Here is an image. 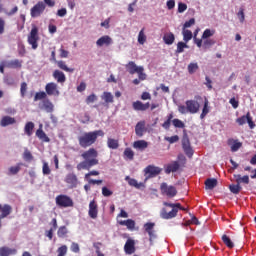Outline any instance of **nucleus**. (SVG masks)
<instances>
[{
  "instance_id": "nucleus-58",
  "label": "nucleus",
  "mask_w": 256,
  "mask_h": 256,
  "mask_svg": "<svg viewBox=\"0 0 256 256\" xmlns=\"http://www.w3.org/2000/svg\"><path fill=\"white\" fill-rule=\"evenodd\" d=\"M20 95H21V97H25V95H27V83L26 82L21 83Z\"/></svg>"
},
{
  "instance_id": "nucleus-40",
  "label": "nucleus",
  "mask_w": 256,
  "mask_h": 256,
  "mask_svg": "<svg viewBox=\"0 0 256 256\" xmlns=\"http://www.w3.org/2000/svg\"><path fill=\"white\" fill-rule=\"evenodd\" d=\"M68 233H69V230L66 228V226H60L58 228L57 235L60 239H65Z\"/></svg>"
},
{
  "instance_id": "nucleus-30",
  "label": "nucleus",
  "mask_w": 256,
  "mask_h": 256,
  "mask_svg": "<svg viewBox=\"0 0 256 256\" xmlns=\"http://www.w3.org/2000/svg\"><path fill=\"white\" fill-rule=\"evenodd\" d=\"M119 225H123L127 227L130 231H133L135 229V220L128 219V220H121L119 221Z\"/></svg>"
},
{
  "instance_id": "nucleus-46",
  "label": "nucleus",
  "mask_w": 256,
  "mask_h": 256,
  "mask_svg": "<svg viewBox=\"0 0 256 256\" xmlns=\"http://www.w3.org/2000/svg\"><path fill=\"white\" fill-rule=\"evenodd\" d=\"M172 125H174V127L178 128V129L185 128V123H183V121H181L180 119H177V118L172 120Z\"/></svg>"
},
{
  "instance_id": "nucleus-16",
  "label": "nucleus",
  "mask_w": 256,
  "mask_h": 256,
  "mask_svg": "<svg viewBox=\"0 0 256 256\" xmlns=\"http://www.w3.org/2000/svg\"><path fill=\"white\" fill-rule=\"evenodd\" d=\"M88 215L91 219H97V215H99V209L95 200L89 203Z\"/></svg>"
},
{
  "instance_id": "nucleus-54",
  "label": "nucleus",
  "mask_w": 256,
  "mask_h": 256,
  "mask_svg": "<svg viewBox=\"0 0 256 256\" xmlns=\"http://www.w3.org/2000/svg\"><path fill=\"white\" fill-rule=\"evenodd\" d=\"M237 17H238L240 23H244L245 22V9L240 8L237 13Z\"/></svg>"
},
{
  "instance_id": "nucleus-43",
  "label": "nucleus",
  "mask_w": 256,
  "mask_h": 256,
  "mask_svg": "<svg viewBox=\"0 0 256 256\" xmlns=\"http://www.w3.org/2000/svg\"><path fill=\"white\" fill-rule=\"evenodd\" d=\"M185 49H189V46L187 45V42H178L177 43V49H176L175 53L177 55H179V53H183V51H185Z\"/></svg>"
},
{
  "instance_id": "nucleus-63",
  "label": "nucleus",
  "mask_w": 256,
  "mask_h": 256,
  "mask_svg": "<svg viewBox=\"0 0 256 256\" xmlns=\"http://www.w3.org/2000/svg\"><path fill=\"white\" fill-rule=\"evenodd\" d=\"M195 24V18H191L190 20L186 21L183 25V29H189L192 25Z\"/></svg>"
},
{
  "instance_id": "nucleus-1",
  "label": "nucleus",
  "mask_w": 256,
  "mask_h": 256,
  "mask_svg": "<svg viewBox=\"0 0 256 256\" xmlns=\"http://www.w3.org/2000/svg\"><path fill=\"white\" fill-rule=\"evenodd\" d=\"M81 157L84 159V161L77 164L76 169L77 171H89L91 167H95V165H99V160L97 157H99V152L95 150V148H90L87 151H84L81 154Z\"/></svg>"
},
{
  "instance_id": "nucleus-35",
  "label": "nucleus",
  "mask_w": 256,
  "mask_h": 256,
  "mask_svg": "<svg viewBox=\"0 0 256 256\" xmlns=\"http://www.w3.org/2000/svg\"><path fill=\"white\" fill-rule=\"evenodd\" d=\"M123 155L124 159H129V161L135 159V152L131 148H125Z\"/></svg>"
},
{
  "instance_id": "nucleus-55",
  "label": "nucleus",
  "mask_w": 256,
  "mask_h": 256,
  "mask_svg": "<svg viewBox=\"0 0 256 256\" xmlns=\"http://www.w3.org/2000/svg\"><path fill=\"white\" fill-rule=\"evenodd\" d=\"M19 171H21V166H12L9 168V173L8 175H17V173H19Z\"/></svg>"
},
{
  "instance_id": "nucleus-36",
  "label": "nucleus",
  "mask_w": 256,
  "mask_h": 256,
  "mask_svg": "<svg viewBox=\"0 0 256 256\" xmlns=\"http://www.w3.org/2000/svg\"><path fill=\"white\" fill-rule=\"evenodd\" d=\"M33 129H35V124L33 122H27L24 127V131L28 137L33 135Z\"/></svg>"
},
{
  "instance_id": "nucleus-50",
  "label": "nucleus",
  "mask_w": 256,
  "mask_h": 256,
  "mask_svg": "<svg viewBox=\"0 0 256 256\" xmlns=\"http://www.w3.org/2000/svg\"><path fill=\"white\" fill-rule=\"evenodd\" d=\"M47 99V93L45 92H37L34 96V101H41Z\"/></svg>"
},
{
  "instance_id": "nucleus-57",
  "label": "nucleus",
  "mask_w": 256,
  "mask_h": 256,
  "mask_svg": "<svg viewBox=\"0 0 256 256\" xmlns=\"http://www.w3.org/2000/svg\"><path fill=\"white\" fill-rule=\"evenodd\" d=\"M23 159L25 161H33V154H31V151L26 149L23 153Z\"/></svg>"
},
{
  "instance_id": "nucleus-37",
  "label": "nucleus",
  "mask_w": 256,
  "mask_h": 256,
  "mask_svg": "<svg viewBox=\"0 0 256 256\" xmlns=\"http://www.w3.org/2000/svg\"><path fill=\"white\" fill-rule=\"evenodd\" d=\"M182 35L183 41H185L186 43H189V41L193 39V32H191V30L183 29Z\"/></svg>"
},
{
  "instance_id": "nucleus-29",
  "label": "nucleus",
  "mask_w": 256,
  "mask_h": 256,
  "mask_svg": "<svg viewBox=\"0 0 256 256\" xmlns=\"http://www.w3.org/2000/svg\"><path fill=\"white\" fill-rule=\"evenodd\" d=\"M228 145H231L232 153L237 152L238 149H241V147H243V143L233 139L228 140Z\"/></svg>"
},
{
  "instance_id": "nucleus-47",
  "label": "nucleus",
  "mask_w": 256,
  "mask_h": 256,
  "mask_svg": "<svg viewBox=\"0 0 256 256\" xmlns=\"http://www.w3.org/2000/svg\"><path fill=\"white\" fill-rule=\"evenodd\" d=\"M145 41H147V36H145V32L141 30L138 34V43L140 45H145Z\"/></svg>"
},
{
  "instance_id": "nucleus-44",
  "label": "nucleus",
  "mask_w": 256,
  "mask_h": 256,
  "mask_svg": "<svg viewBox=\"0 0 256 256\" xmlns=\"http://www.w3.org/2000/svg\"><path fill=\"white\" fill-rule=\"evenodd\" d=\"M229 189L231 193H233L234 195H239V193H241V189L243 188L240 186V184L236 183V184L230 185Z\"/></svg>"
},
{
  "instance_id": "nucleus-23",
  "label": "nucleus",
  "mask_w": 256,
  "mask_h": 256,
  "mask_svg": "<svg viewBox=\"0 0 256 256\" xmlns=\"http://www.w3.org/2000/svg\"><path fill=\"white\" fill-rule=\"evenodd\" d=\"M15 123H17V120L11 116H4L0 121L1 127H8V125H15Z\"/></svg>"
},
{
  "instance_id": "nucleus-8",
  "label": "nucleus",
  "mask_w": 256,
  "mask_h": 256,
  "mask_svg": "<svg viewBox=\"0 0 256 256\" xmlns=\"http://www.w3.org/2000/svg\"><path fill=\"white\" fill-rule=\"evenodd\" d=\"M160 192L161 195H165L166 197L173 199V197L177 195V188H175V186H169L166 182H163L160 185Z\"/></svg>"
},
{
  "instance_id": "nucleus-39",
  "label": "nucleus",
  "mask_w": 256,
  "mask_h": 256,
  "mask_svg": "<svg viewBox=\"0 0 256 256\" xmlns=\"http://www.w3.org/2000/svg\"><path fill=\"white\" fill-rule=\"evenodd\" d=\"M217 185V179L215 178H208L206 181H205V187L206 189H215Z\"/></svg>"
},
{
  "instance_id": "nucleus-20",
  "label": "nucleus",
  "mask_w": 256,
  "mask_h": 256,
  "mask_svg": "<svg viewBox=\"0 0 256 256\" xmlns=\"http://www.w3.org/2000/svg\"><path fill=\"white\" fill-rule=\"evenodd\" d=\"M132 107L134 111H147L149 107H151V104L149 102L143 104L141 101L133 102Z\"/></svg>"
},
{
  "instance_id": "nucleus-25",
  "label": "nucleus",
  "mask_w": 256,
  "mask_h": 256,
  "mask_svg": "<svg viewBox=\"0 0 256 256\" xmlns=\"http://www.w3.org/2000/svg\"><path fill=\"white\" fill-rule=\"evenodd\" d=\"M36 137H38V139H40V141H43L44 143H49V141H51L49 136H47L45 131H43V129L41 128V125L40 128L36 131Z\"/></svg>"
},
{
  "instance_id": "nucleus-9",
  "label": "nucleus",
  "mask_w": 256,
  "mask_h": 256,
  "mask_svg": "<svg viewBox=\"0 0 256 256\" xmlns=\"http://www.w3.org/2000/svg\"><path fill=\"white\" fill-rule=\"evenodd\" d=\"M143 229L145 233L149 235L150 245H153V240L157 239V233L155 232V222H147L144 224Z\"/></svg>"
},
{
  "instance_id": "nucleus-61",
  "label": "nucleus",
  "mask_w": 256,
  "mask_h": 256,
  "mask_svg": "<svg viewBox=\"0 0 256 256\" xmlns=\"http://www.w3.org/2000/svg\"><path fill=\"white\" fill-rule=\"evenodd\" d=\"M187 11V4L183 2L178 3V13H185Z\"/></svg>"
},
{
  "instance_id": "nucleus-64",
  "label": "nucleus",
  "mask_w": 256,
  "mask_h": 256,
  "mask_svg": "<svg viewBox=\"0 0 256 256\" xmlns=\"http://www.w3.org/2000/svg\"><path fill=\"white\" fill-rule=\"evenodd\" d=\"M165 139H166V141H169L171 144H173V143H177V141H179V136L174 135L171 137H166Z\"/></svg>"
},
{
  "instance_id": "nucleus-12",
  "label": "nucleus",
  "mask_w": 256,
  "mask_h": 256,
  "mask_svg": "<svg viewBox=\"0 0 256 256\" xmlns=\"http://www.w3.org/2000/svg\"><path fill=\"white\" fill-rule=\"evenodd\" d=\"M238 125H245L248 123L250 129H255V122H253V117H251V112H247L246 115H243L236 119Z\"/></svg>"
},
{
  "instance_id": "nucleus-32",
  "label": "nucleus",
  "mask_w": 256,
  "mask_h": 256,
  "mask_svg": "<svg viewBox=\"0 0 256 256\" xmlns=\"http://www.w3.org/2000/svg\"><path fill=\"white\" fill-rule=\"evenodd\" d=\"M125 181H128V185H130V187H135V189H141V187H143V183H139L136 179L129 176L125 177Z\"/></svg>"
},
{
  "instance_id": "nucleus-31",
  "label": "nucleus",
  "mask_w": 256,
  "mask_h": 256,
  "mask_svg": "<svg viewBox=\"0 0 256 256\" xmlns=\"http://www.w3.org/2000/svg\"><path fill=\"white\" fill-rule=\"evenodd\" d=\"M163 41L166 45H173L175 43V34L172 32L164 34Z\"/></svg>"
},
{
  "instance_id": "nucleus-42",
  "label": "nucleus",
  "mask_w": 256,
  "mask_h": 256,
  "mask_svg": "<svg viewBox=\"0 0 256 256\" xmlns=\"http://www.w3.org/2000/svg\"><path fill=\"white\" fill-rule=\"evenodd\" d=\"M222 241H223L224 245H226V247H228V249H233V247H235V244L233 243L231 238H229V236H227L225 234L222 236Z\"/></svg>"
},
{
  "instance_id": "nucleus-59",
  "label": "nucleus",
  "mask_w": 256,
  "mask_h": 256,
  "mask_svg": "<svg viewBox=\"0 0 256 256\" xmlns=\"http://www.w3.org/2000/svg\"><path fill=\"white\" fill-rule=\"evenodd\" d=\"M21 61H19L18 59H16V60H12L11 62H10V67H13L14 69H19V68H21Z\"/></svg>"
},
{
  "instance_id": "nucleus-27",
  "label": "nucleus",
  "mask_w": 256,
  "mask_h": 256,
  "mask_svg": "<svg viewBox=\"0 0 256 256\" xmlns=\"http://www.w3.org/2000/svg\"><path fill=\"white\" fill-rule=\"evenodd\" d=\"M135 133L137 137H143V133H145V121H140L136 124Z\"/></svg>"
},
{
  "instance_id": "nucleus-26",
  "label": "nucleus",
  "mask_w": 256,
  "mask_h": 256,
  "mask_svg": "<svg viewBox=\"0 0 256 256\" xmlns=\"http://www.w3.org/2000/svg\"><path fill=\"white\" fill-rule=\"evenodd\" d=\"M234 179L238 185H241V183H243L244 185H249L248 175L241 176V174H234Z\"/></svg>"
},
{
  "instance_id": "nucleus-33",
  "label": "nucleus",
  "mask_w": 256,
  "mask_h": 256,
  "mask_svg": "<svg viewBox=\"0 0 256 256\" xmlns=\"http://www.w3.org/2000/svg\"><path fill=\"white\" fill-rule=\"evenodd\" d=\"M101 100L105 103H114L113 94L111 92H103Z\"/></svg>"
},
{
  "instance_id": "nucleus-17",
  "label": "nucleus",
  "mask_w": 256,
  "mask_h": 256,
  "mask_svg": "<svg viewBox=\"0 0 256 256\" xmlns=\"http://www.w3.org/2000/svg\"><path fill=\"white\" fill-rule=\"evenodd\" d=\"M136 248H135V240L129 238L127 239L125 245H124V252L126 255H133L135 253Z\"/></svg>"
},
{
  "instance_id": "nucleus-45",
  "label": "nucleus",
  "mask_w": 256,
  "mask_h": 256,
  "mask_svg": "<svg viewBox=\"0 0 256 256\" xmlns=\"http://www.w3.org/2000/svg\"><path fill=\"white\" fill-rule=\"evenodd\" d=\"M188 73L190 74V75H193V73H195V72H197L198 70H199V64H197V63H190L189 65H188Z\"/></svg>"
},
{
  "instance_id": "nucleus-15",
  "label": "nucleus",
  "mask_w": 256,
  "mask_h": 256,
  "mask_svg": "<svg viewBox=\"0 0 256 256\" xmlns=\"http://www.w3.org/2000/svg\"><path fill=\"white\" fill-rule=\"evenodd\" d=\"M39 109H43L46 113H53L55 106L51 100L44 99L42 103L39 104Z\"/></svg>"
},
{
  "instance_id": "nucleus-48",
  "label": "nucleus",
  "mask_w": 256,
  "mask_h": 256,
  "mask_svg": "<svg viewBox=\"0 0 256 256\" xmlns=\"http://www.w3.org/2000/svg\"><path fill=\"white\" fill-rule=\"evenodd\" d=\"M215 35V30L206 29L202 34V39H209V37H213Z\"/></svg>"
},
{
  "instance_id": "nucleus-13",
  "label": "nucleus",
  "mask_w": 256,
  "mask_h": 256,
  "mask_svg": "<svg viewBox=\"0 0 256 256\" xmlns=\"http://www.w3.org/2000/svg\"><path fill=\"white\" fill-rule=\"evenodd\" d=\"M182 149L187 157H193V148H191L189 136H187L186 134L182 138Z\"/></svg>"
},
{
  "instance_id": "nucleus-11",
  "label": "nucleus",
  "mask_w": 256,
  "mask_h": 256,
  "mask_svg": "<svg viewBox=\"0 0 256 256\" xmlns=\"http://www.w3.org/2000/svg\"><path fill=\"white\" fill-rule=\"evenodd\" d=\"M64 181L70 189H75L77 188V185H79V178L77 177V174L73 172L68 173L65 176Z\"/></svg>"
},
{
  "instance_id": "nucleus-56",
  "label": "nucleus",
  "mask_w": 256,
  "mask_h": 256,
  "mask_svg": "<svg viewBox=\"0 0 256 256\" xmlns=\"http://www.w3.org/2000/svg\"><path fill=\"white\" fill-rule=\"evenodd\" d=\"M212 45H215V40L206 38V40L203 43L204 49H209V47H212Z\"/></svg>"
},
{
  "instance_id": "nucleus-21",
  "label": "nucleus",
  "mask_w": 256,
  "mask_h": 256,
  "mask_svg": "<svg viewBox=\"0 0 256 256\" xmlns=\"http://www.w3.org/2000/svg\"><path fill=\"white\" fill-rule=\"evenodd\" d=\"M45 90L47 95H59V90H57V84L53 82L46 84Z\"/></svg>"
},
{
  "instance_id": "nucleus-52",
  "label": "nucleus",
  "mask_w": 256,
  "mask_h": 256,
  "mask_svg": "<svg viewBox=\"0 0 256 256\" xmlns=\"http://www.w3.org/2000/svg\"><path fill=\"white\" fill-rule=\"evenodd\" d=\"M42 173L43 175H51V168H49V163L43 162Z\"/></svg>"
},
{
  "instance_id": "nucleus-4",
  "label": "nucleus",
  "mask_w": 256,
  "mask_h": 256,
  "mask_svg": "<svg viewBox=\"0 0 256 256\" xmlns=\"http://www.w3.org/2000/svg\"><path fill=\"white\" fill-rule=\"evenodd\" d=\"M164 207H170L172 208L171 211H167V208H162L160 211V217L161 219H175L177 217V213L179 211H187V208L181 206V203H169V202H163Z\"/></svg>"
},
{
  "instance_id": "nucleus-51",
  "label": "nucleus",
  "mask_w": 256,
  "mask_h": 256,
  "mask_svg": "<svg viewBox=\"0 0 256 256\" xmlns=\"http://www.w3.org/2000/svg\"><path fill=\"white\" fill-rule=\"evenodd\" d=\"M173 120V114H169L167 120L162 124L164 129H169L171 127V121Z\"/></svg>"
},
{
  "instance_id": "nucleus-6",
  "label": "nucleus",
  "mask_w": 256,
  "mask_h": 256,
  "mask_svg": "<svg viewBox=\"0 0 256 256\" xmlns=\"http://www.w3.org/2000/svg\"><path fill=\"white\" fill-rule=\"evenodd\" d=\"M37 41H39V28H37V26H33L30 34L28 35V43L34 50L39 47Z\"/></svg>"
},
{
  "instance_id": "nucleus-18",
  "label": "nucleus",
  "mask_w": 256,
  "mask_h": 256,
  "mask_svg": "<svg viewBox=\"0 0 256 256\" xmlns=\"http://www.w3.org/2000/svg\"><path fill=\"white\" fill-rule=\"evenodd\" d=\"M113 44V39L109 35H104L96 41L97 47H109Z\"/></svg>"
},
{
  "instance_id": "nucleus-28",
  "label": "nucleus",
  "mask_w": 256,
  "mask_h": 256,
  "mask_svg": "<svg viewBox=\"0 0 256 256\" xmlns=\"http://www.w3.org/2000/svg\"><path fill=\"white\" fill-rule=\"evenodd\" d=\"M53 77L56 79L58 83H65L67 81V78L65 77V73L61 72L60 70H55L53 72Z\"/></svg>"
},
{
  "instance_id": "nucleus-5",
  "label": "nucleus",
  "mask_w": 256,
  "mask_h": 256,
  "mask_svg": "<svg viewBox=\"0 0 256 256\" xmlns=\"http://www.w3.org/2000/svg\"><path fill=\"white\" fill-rule=\"evenodd\" d=\"M125 68L130 75H135V73H137L140 81H145V79H147V74H145V68L143 66H137L135 62L130 61L125 65Z\"/></svg>"
},
{
  "instance_id": "nucleus-24",
  "label": "nucleus",
  "mask_w": 256,
  "mask_h": 256,
  "mask_svg": "<svg viewBox=\"0 0 256 256\" xmlns=\"http://www.w3.org/2000/svg\"><path fill=\"white\" fill-rule=\"evenodd\" d=\"M134 149H139L140 151H145L149 147V143L145 140H137L133 143Z\"/></svg>"
},
{
  "instance_id": "nucleus-22",
  "label": "nucleus",
  "mask_w": 256,
  "mask_h": 256,
  "mask_svg": "<svg viewBox=\"0 0 256 256\" xmlns=\"http://www.w3.org/2000/svg\"><path fill=\"white\" fill-rule=\"evenodd\" d=\"M17 255V249L3 246L0 248V256Z\"/></svg>"
},
{
  "instance_id": "nucleus-62",
  "label": "nucleus",
  "mask_w": 256,
  "mask_h": 256,
  "mask_svg": "<svg viewBox=\"0 0 256 256\" xmlns=\"http://www.w3.org/2000/svg\"><path fill=\"white\" fill-rule=\"evenodd\" d=\"M102 195L104 196V197H111V195H113V191H111V190H109V188H107V187H103L102 188Z\"/></svg>"
},
{
  "instance_id": "nucleus-10",
  "label": "nucleus",
  "mask_w": 256,
  "mask_h": 256,
  "mask_svg": "<svg viewBox=\"0 0 256 256\" xmlns=\"http://www.w3.org/2000/svg\"><path fill=\"white\" fill-rule=\"evenodd\" d=\"M56 205H58V207L67 208V207H73L74 203L71 197L61 194L56 197Z\"/></svg>"
},
{
  "instance_id": "nucleus-34",
  "label": "nucleus",
  "mask_w": 256,
  "mask_h": 256,
  "mask_svg": "<svg viewBox=\"0 0 256 256\" xmlns=\"http://www.w3.org/2000/svg\"><path fill=\"white\" fill-rule=\"evenodd\" d=\"M107 147L109 149H119V140L108 138L107 139Z\"/></svg>"
},
{
  "instance_id": "nucleus-41",
  "label": "nucleus",
  "mask_w": 256,
  "mask_h": 256,
  "mask_svg": "<svg viewBox=\"0 0 256 256\" xmlns=\"http://www.w3.org/2000/svg\"><path fill=\"white\" fill-rule=\"evenodd\" d=\"M208 113H209V100H207V98H205L202 113L200 114V119H205V117H207Z\"/></svg>"
},
{
  "instance_id": "nucleus-7",
  "label": "nucleus",
  "mask_w": 256,
  "mask_h": 256,
  "mask_svg": "<svg viewBox=\"0 0 256 256\" xmlns=\"http://www.w3.org/2000/svg\"><path fill=\"white\" fill-rule=\"evenodd\" d=\"M47 5L43 1H39L37 4H35L31 9H30V15L33 19L37 17H41L43 13H45Z\"/></svg>"
},
{
  "instance_id": "nucleus-38",
  "label": "nucleus",
  "mask_w": 256,
  "mask_h": 256,
  "mask_svg": "<svg viewBox=\"0 0 256 256\" xmlns=\"http://www.w3.org/2000/svg\"><path fill=\"white\" fill-rule=\"evenodd\" d=\"M57 65L59 69H62V71H66V73H73V71H75V69L67 67V64L63 60L58 61Z\"/></svg>"
},
{
  "instance_id": "nucleus-49",
  "label": "nucleus",
  "mask_w": 256,
  "mask_h": 256,
  "mask_svg": "<svg viewBox=\"0 0 256 256\" xmlns=\"http://www.w3.org/2000/svg\"><path fill=\"white\" fill-rule=\"evenodd\" d=\"M101 245H103L101 242H95L94 244H93V247H94V249H95V251H96V255L97 256H105V254H103L102 252H101Z\"/></svg>"
},
{
  "instance_id": "nucleus-60",
  "label": "nucleus",
  "mask_w": 256,
  "mask_h": 256,
  "mask_svg": "<svg viewBox=\"0 0 256 256\" xmlns=\"http://www.w3.org/2000/svg\"><path fill=\"white\" fill-rule=\"evenodd\" d=\"M95 101H97V95L95 94H91L86 98V103L87 105L91 104V103H95Z\"/></svg>"
},
{
  "instance_id": "nucleus-2",
  "label": "nucleus",
  "mask_w": 256,
  "mask_h": 256,
  "mask_svg": "<svg viewBox=\"0 0 256 256\" xmlns=\"http://www.w3.org/2000/svg\"><path fill=\"white\" fill-rule=\"evenodd\" d=\"M104 136L105 132H103V130L84 132L78 137V143L82 149H87V147H91V145H95V143H97V137Z\"/></svg>"
},
{
  "instance_id": "nucleus-53",
  "label": "nucleus",
  "mask_w": 256,
  "mask_h": 256,
  "mask_svg": "<svg viewBox=\"0 0 256 256\" xmlns=\"http://www.w3.org/2000/svg\"><path fill=\"white\" fill-rule=\"evenodd\" d=\"M57 256H66L67 255V245H62L57 249Z\"/></svg>"
},
{
  "instance_id": "nucleus-14",
  "label": "nucleus",
  "mask_w": 256,
  "mask_h": 256,
  "mask_svg": "<svg viewBox=\"0 0 256 256\" xmlns=\"http://www.w3.org/2000/svg\"><path fill=\"white\" fill-rule=\"evenodd\" d=\"M145 174L148 175V177H157V175H160L161 169L160 167L154 166V165H149L145 168Z\"/></svg>"
},
{
  "instance_id": "nucleus-3",
  "label": "nucleus",
  "mask_w": 256,
  "mask_h": 256,
  "mask_svg": "<svg viewBox=\"0 0 256 256\" xmlns=\"http://www.w3.org/2000/svg\"><path fill=\"white\" fill-rule=\"evenodd\" d=\"M203 98L199 95L194 97V100H187L185 102V105H179L178 111L182 115H186V113H191L192 115H195V113H199V109H201V104H199V101H202Z\"/></svg>"
},
{
  "instance_id": "nucleus-19",
  "label": "nucleus",
  "mask_w": 256,
  "mask_h": 256,
  "mask_svg": "<svg viewBox=\"0 0 256 256\" xmlns=\"http://www.w3.org/2000/svg\"><path fill=\"white\" fill-rule=\"evenodd\" d=\"M181 165L179 164V161H173L172 163H169L165 167V173L166 175H169L171 173H177L179 171Z\"/></svg>"
}]
</instances>
